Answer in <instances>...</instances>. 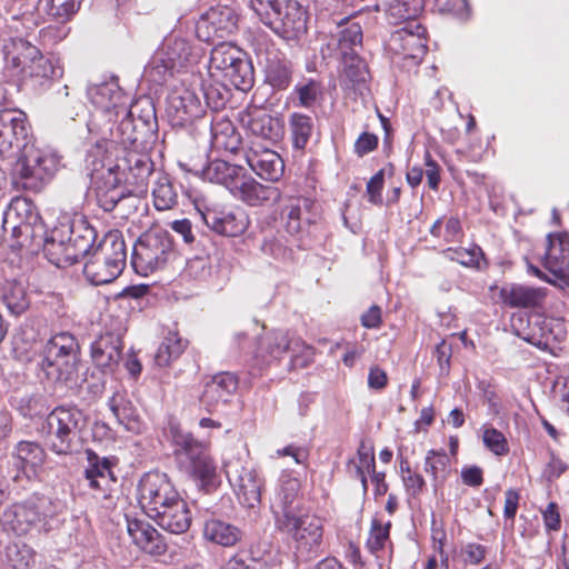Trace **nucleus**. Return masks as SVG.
Wrapping results in <instances>:
<instances>
[{
    "instance_id": "nucleus-1",
    "label": "nucleus",
    "mask_w": 569,
    "mask_h": 569,
    "mask_svg": "<svg viewBox=\"0 0 569 569\" xmlns=\"http://www.w3.org/2000/svg\"><path fill=\"white\" fill-rule=\"evenodd\" d=\"M2 229L16 241L12 246L36 250L42 248L48 260L64 268L90 253L96 230L83 217H63L49 232L32 203L12 200L3 213Z\"/></svg>"
},
{
    "instance_id": "nucleus-2",
    "label": "nucleus",
    "mask_w": 569,
    "mask_h": 569,
    "mask_svg": "<svg viewBox=\"0 0 569 569\" xmlns=\"http://www.w3.org/2000/svg\"><path fill=\"white\" fill-rule=\"evenodd\" d=\"M87 427V418L82 410L74 406H59L44 419L39 429L48 448L58 456H70L82 447V430Z\"/></svg>"
},
{
    "instance_id": "nucleus-3",
    "label": "nucleus",
    "mask_w": 569,
    "mask_h": 569,
    "mask_svg": "<svg viewBox=\"0 0 569 569\" xmlns=\"http://www.w3.org/2000/svg\"><path fill=\"white\" fill-rule=\"evenodd\" d=\"M202 56L201 47L191 44L186 38L170 34L153 53L144 69V76L156 84H163L174 73L197 64Z\"/></svg>"
},
{
    "instance_id": "nucleus-4",
    "label": "nucleus",
    "mask_w": 569,
    "mask_h": 569,
    "mask_svg": "<svg viewBox=\"0 0 569 569\" xmlns=\"http://www.w3.org/2000/svg\"><path fill=\"white\" fill-rule=\"evenodd\" d=\"M6 62L17 76L33 88L46 87L52 80L60 79L63 70L46 58L41 51L29 41L17 38L6 47Z\"/></svg>"
},
{
    "instance_id": "nucleus-5",
    "label": "nucleus",
    "mask_w": 569,
    "mask_h": 569,
    "mask_svg": "<svg viewBox=\"0 0 569 569\" xmlns=\"http://www.w3.org/2000/svg\"><path fill=\"white\" fill-rule=\"evenodd\" d=\"M170 432L179 468L198 481L201 490L210 492L217 487V470L204 443L176 426H171Z\"/></svg>"
},
{
    "instance_id": "nucleus-6",
    "label": "nucleus",
    "mask_w": 569,
    "mask_h": 569,
    "mask_svg": "<svg viewBox=\"0 0 569 569\" xmlns=\"http://www.w3.org/2000/svg\"><path fill=\"white\" fill-rule=\"evenodd\" d=\"M13 161L14 184L30 192H40L60 167L59 157L56 153L38 149L33 140Z\"/></svg>"
},
{
    "instance_id": "nucleus-7",
    "label": "nucleus",
    "mask_w": 569,
    "mask_h": 569,
    "mask_svg": "<svg viewBox=\"0 0 569 569\" xmlns=\"http://www.w3.org/2000/svg\"><path fill=\"white\" fill-rule=\"evenodd\" d=\"M126 261L127 248L122 236L118 231L109 232L84 263L83 274L94 286L106 284L121 274Z\"/></svg>"
},
{
    "instance_id": "nucleus-8",
    "label": "nucleus",
    "mask_w": 569,
    "mask_h": 569,
    "mask_svg": "<svg viewBox=\"0 0 569 569\" xmlns=\"http://www.w3.org/2000/svg\"><path fill=\"white\" fill-rule=\"evenodd\" d=\"M209 72L243 92L250 90L254 82L253 67L247 53L231 42H220L212 48Z\"/></svg>"
},
{
    "instance_id": "nucleus-9",
    "label": "nucleus",
    "mask_w": 569,
    "mask_h": 569,
    "mask_svg": "<svg viewBox=\"0 0 569 569\" xmlns=\"http://www.w3.org/2000/svg\"><path fill=\"white\" fill-rule=\"evenodd\" d=\"M113 153L98 158L102 172L119 174L127 186L134 188L137 194L147 192L148 181L153 172V162L148 153V144L142 148L120 150L112 158Z\"/></svg>"
},
{
    "instance_id": "nucleus-10",
    "label": "nucleus",
    "mask_w": 569,
    "mask_h": 569,
    "mask_svg": "<svg viewBox=\"0 0 569 569\" xmlns=\"http://www.w3.org/2000/svg\"><path fill=\"white\" fill-rule=\"evenodd\" d=\"M86 453L88 463L83 477L90 489L91 499L98 508L108 513L117 507L119 499L117 478L112 471L114 459L100 457L90 449Z\"/></svg>"
},
{
    "instance_id": "nucleus-11",
    "label": "nucleus",
    "mask_w": 569,
    "mask_h": 569,
    "mask_svg": "<svg viewBox=\"0 0 569 569\" xmlns=\"http://www.w3.org/2000/svg\"><path fill=\"white\" fill-rule=\"evenodd\" d=\"M172 254L170 234L161 228L143 232L133 246L132 264L137 272L148 274L164 267Z\"/></svg>"
},
{
    "instance_id": "nucleus-12",
    "label": "nucleus",
    "mask_w": 569,
    "mask_h": 569,
    "mask_svg": "<svg viewBox=\"0 0 569 569\" xmlns=\"http://www.w3.org/2000/svg\"><path fill=\"white\" fill-rule=\"evenodd\" d=\"M276 525L293 539L298 558L307 561L317 556L323 536V525L319 517L300 512L278 520Z\"/></svg>"
},
{
    "instance_id": "nucleus-13",
    "label": "nucleus",
    "mask_w": 569,
    "mask_h": 569,
    "mask_svg": "<svg viewBox=\"0 0 569 569\" xmlns=\"http://www.w3.org/2000/svg\"><path fill=\"white\" fill-rule=\"evenodd\" d=\"M108 151L104 142H96L89 150L87 161L92 164V180L97 184L96 196L98 206L107 212L112 211L116 206L129 194L136 193L134 188L128 189L120 183L123 181L119 174L102 172L101 163L98 162L100 154Z\"/></svg>"
},
{
    "instance_id": "nucleus-14",
    "label": "nucleus",
    "mask_w": 569,
    "mask_h": 569,
    "mask_svg": "<svg viewBox=\"0 0 569 569\" xmlns=\"http://www.w3.org/2000/svg\"><path fill=\"white\" fill-rule=\"evenodd\" d=\"M27 114L18 109H0V160L12 162L32 141Z\"/></svg>"
},
{
    "instance_id": "nucleus-15",
    "label": "nucleus",
    "mask_w": 569,
    "mask_h": 569,
    "mask_svg": "<svg viewBox=\"0 0 569 569\" xmlns=\"http://www.w3.org/2000/svg\"><path fill=\"white\" fill-rule=\"evenodd\" d=\"M147 114L139 117L138 120L133 118L132 106L126 110V113H120V122L116 128L110 129L111 139L98 141L104 142L108 148V151L100 154L99 158L113 153L114 144H119L121 150L142 148V146L148 144L146 134L148 131H151V120L154 119V110L149 101H147Z\"/></svg>"
},
{
    "instance_id": "nucleus-16",
    "label": "nucleus",
    "mask_w": 569,
    "mask_h": 569,
    "mask_svg": "<svg viewBox=\"0 0 569 569\" xmlns=\"http://www.w3.org/2000/svg\"><path fill=\"white\" fill-rule=\"evenodd\" d=\"M307 351L308 356L311 353V348L308 347L300 338L292 337L289 332L274 330L262 335L256 349L253 358L257 366H267L273 361H278L286 353L292 355L293 366L298 363V353Z\"/></svg>"
},
{
    "instance_id": "nucleus-17",
    "label": "nucleus",
    "mask_w": 569,
    "mask_h": 569,
    "mask_svg": "<svg viewBox=\"0 0 569 569\" xmlns=\"http://www.w3.org/2000/svg\"><path fill=\"white\" fill-rule=\"evenodd\" d=\"M307 12L297 0L281 3L262 22L286 41H298L307 33Z\"/></svg>"
},
{
    "instance_id": "nucleus-18",
    "label": "nucleus",
    "mask_w": 569,
    "mask_h": 569,
    "mask_svg": "<svg viewBox=\"0 0 569 569\" xmlns=\"http://www.w3.org/2000/svg\"><path fill=\"white\" fill-rule=\"evenodd\" d=\"M223 469L243 506L253 508L260 502L262 481L252 467L244 466L239 458H232L224 462Z\"/></svg>"
},
{
    "instance_id": "nucleus-19",
    "label": "nucleus",
    "mask_w": 569,
    "mask_h": 569,
    "mask_svg": "<svg viewBox=\"0 0 569 569\" xmlns=\"http://www.w3.org/2000/svg\"><path fill=\"white\" fill-rule=\"evenodd\" d=\"M389 48L405 60L410 59L415 64L420 63L427 52L426 28L418 21L406 23L392 32Z\"/></svg>"
},
{
    "instance_id": "nucleus-20",
    "label": "nucleus",
    "mask_w": 569,
    "mask_h": 569,
    "mask_svg": "<svg viewBox=\"0 0 569 569\" xmlns=\"http://www.w3.org/2000/svg\"><path fill=\"white\" fill-rule=\"evenodd\" d=\"M204 224L216 232L224 237H238L242 234L248 226L249 219L241 209H227L210 207L199 211Z\"/></svg>"
},
{
    "instance_id": "nucleus-21",
    "label": "nucleus",
    "mask_w": 569,
    "mask_h": 569,
    "mask_svg": "<svg viewBox=\"0 0 569 569\" xmlns=\"http://www.w3.org/2000/svg\"><path fill=\"white\" fill-rule=\"evenodd\" d=\"M567 336L561 318L532 315L528 319V332L522 339L540 349H551L555 343L565 340Z\"/></svg>"
},
{
    "instance_id": "nucleus-22",
    "label": "nucleus",
    "mask_w": 569,
    "mask_h": 569,
    "mask_svg": "<svg viewBox=\"0 0 569 569\" xmlns=\"http://www.w3.org/2000/svg\"><path fill=\"white\" fill-rule=\"evenodd\" d=\"M88 97L106 114H113L114 121L119 119L120 113H126V110L131 107L130 97L121 90L114 80L90 86Z\"/></svg>"
},
{
    "instance_id": "nucleus-23",
    "label": "nucleus",
    "mask_w": 569,
    "mask_h": 569,
    "mask_svg": "<svg viewBox=\"0 0 569 569\" xmlns=\"http://www.w3.org/2000/svg\"><path fill=\"white\" fill-rule=\"evenodd\" d=\"M203 112L200 98L187 88L174 89L167 99V113L177 126H184Z\"/></svg>"
},
{
    "instance_id": "nucleus-24",
    "label": "nucleus",
    "mask_w": 569,
    "mask_h": 569,
    "mask_svg": "<svg viewBox=\"0 0 569 569\" xmlns=\"http://www.w3.org/2000/svg\"><path fill=\"white\" fill-rule=\"evenodd\" d=\"M246 161L251 170L264 180L277 181L283 173V160L268 147L253 143L246 152Z\"/></svg>"
},
{
    "instance_id": "nucleus-25",
    "label": "nucleus",
    "mask_w": 569,
    "mask_h": 569,
    "mask_svg": "<svg viewBox=\"0 0 569 569\" xmlns=\"http://www.w3.org/2000/svg\"><path fill=\"white\" fill-rule=\"evenodd\" d=\"M237 388L238 380L232 373H218L206 382L200 397V403L207 411L213 412L229 401Z\"/></svg>"
},
{
    "instance_id": "nucleus-26",
    "label": "nucleus",
    "mask_w": 569,
    "mask_h": 569,
    "mask_svg": "<svg viewBox=\"0 0 569 569\" xmlns=\"http://www.w3.org/2000/svg\"><path fill=\"white\" fill-rule=\"evenodd\" d=\"M173 487L169 477L163 472L144 473L138 483V502L142 510L148 513Z\"/></svg>"
},
{
    "instance_id": "nucleus-27",
    "label": "nucleus",
    "mask_w": 569,
    "mask_h": 569,
    "mask_svg": "<svg viewBox=\"0 0 569 569\" xmlns=\"http://www.w3.org/2000/svg\"><path fill=\"white\" fill-rule=\"evenodd\" d=\"M543 266L556 278L569 279V236L567 233L548 234Z\"/></svg>"
},
{
    "instance_id": "nucleus-28",
    "label": "nucleus",
    "mask_w": 569,
    "mask_h": 569,
    "mask_svg": "<svg viewBox=\"0 0 569 569\" xmlns=\"http://www.w3.org/2000/svg\"><path fill=\"white\" fill-rule=\"evenodd\" d=\"M300 481L289 475L280 478V488L272 505L276 523L301 512L300 510Z\"/></svg>"
},
{
    "instance_id": "nucleus-29",
    "label": "nucleus",
    "mask_w": 569,
    "mask_h": 569,
    "mask_svg": "<svg viewBox=\"0 0 569 569\" xmlns=\"http://www.w3.org/2000/svg\"><path fill=\"white\" fill-rule=\"evenodd\" d=\"M188 170L201 176L203 180L222 184L232 191L236 183L240 180L242 168L230 164L224 160L216 159L207 164L193 163Z\"/></svg>"
},
{
    "instance_id": "nucleus-30",
    "label": "nucleus",
    "mask_w": 569,
    "mask_h": 569,
    "mask_svg": "<svg viewBox=\"0 0 569 569\" xmlns=\"http://www.w3.org/2000/svg\"><path fill=\"white\" fill-rule=\"evenodd\" d=\"M247 131L264 141L276 143L283 134V126L278 118L261 110H252L241 118Z\"/></svg>"
},
{
    "instance_id": "nucleus-31",
    "label": "nucleus",
    "mask_w": 569,
    "mask_h": 569,
    "mask_svg": "<svg viewBox=\"0 0 569 569\" xmlns=\"http://www.w3.org/2000/svg\"><path fill=\"white\" fill-rule=\"evenodd\" d=\"M127 530L132 541L143 551L150 555H163L167 545L161 533L150 523L139 520L126 518Z\"/></svg>"
},
{
    "instance_id": "nucleus-32",
    "label": "nucleus",
    "mask_w": 569,
    "mask_h": 569,
    "mask_svg": "<svg viewBox=\"0 0 569 569\" xmlns=\"http://www.w3.org/2000/svg\"><path fill=\"white\" fill-rule=\"evenodd\" d=\"M501 301L510 308H537L546 297V288H537L518 283H509L500 289Z\"/></svg>"
},
{
    "instance_id": "nucleus-33",
    "label": "nucleus",
    "mask_w": 569,
    "mask_h": 569,
    "mask_svg": "<svg viewBox=\"0 0 569 569\" xmlns=\"http://www.w3.org/2000/svg\"><path fill=\"white\" fill-rule=\"evenodd\" d=\"M122 339L114 333L100 336L91 345V358L103 371H113L120 361Z\"/></svg>"
},
{
    "instance_id": "nucleus-34",
    "label": "nucleus",
    "mask_w": 569,
    "mask_h": 569,
    "mask_svg": "<svg viewBox=\"0 0 569 569\" xmlns=\"http://www.w3.org/2000/svg\"><path fill=\"white\" fill-rule=\"evenodd\" d=\"M231 192L249 206H262L280 198L278 188L264 186L252 178L244 179L241 176Z\"/></svg>"
},
{
    "instance_id": "nucleus-35",
    "label": "nucleus",
    "mask_w": 569,
    "mask_h": 569,
    "mask_svg": "<svg viewBox=\"0 0 569 569\" xmlns=\"http://www.w3.org/2000/svg\"><path fill=\"white\" fill-rule=\"evenodd\" d=\"M79 361L80 357L57 356V358H50L41 356L40 366L48 380L67 385L76 380Z\"/></svg>"
},
{
    "instance_id": "nucleus-36",
    "label": "nucleus",
    "mask_w": 569,
    "mask_h": 569,
    "mask_svg": "<svg viewBox=\"0 0 569 569\" xmlns=\"http://www.w3.org/2000/svg\"><path fill=\"white\" fill-rule=\"evenodd\" d=\"M108 406L116 417L119 425L132 433H140L143 429V422L126 392L116 391L108 401Z\"/></svg>"
},
{
    "instance_id": "nucleus-37",
    "label": "nucleus",
    "mask_w": 569,
    "mask_h": 569,
    "mask_svg": "<svg viewBox=\"0 0 569 569\" xmlns=\"http://www.w3.org/2000/svg\"><path fill=\"white\" fill-rule=\"evenodd\" d=\"M163 530L180 535L184 533L191 526L192 517L184 500L163 509L161 515L152 518Z\"/></svg>"
},
{
    "instance_id": "nucleus-38",
    "label": "nucleus",
    "mask_w": 569,
    "mask_h": 569,
    "mask_svg": "<svg viewBox=\"0 0 569 569\" xmlns=\"http://www.w3.org/2000/svg\"><path fill=\"white\" fill-rule=\"evenodd\" d=\"M203 537L214 545L228 548L236 546L241 540L242 532L230 522L210 518L203 525Z\"/></svg>"
},
{
    "instance_id": "nucleus-39",
    "label": "nucleus",
    "mask_w": 569,
    "mask_h": 569,
    "mask_svg": "<svg viewBox=\"0 0 569 569\" xmlns=\"http://www.w3.org/2000/svg\"><path fill=\"white\" fill-rule=\"evenodd\" d=\"M14 458L17 468L21 469L27 478H32L37 476L38 470L42 467L46 452L37 442L20 441L16 447Z\"/></svg>"
},
{
    "instance_id": "nucleus-40",
    "label": "nucleus",
    "mask_w": 569,
    "mask_h": 569,
    "mask_svg": "<svg viewBox=\"0 0 569 569\" xmlns=\"http://www.w3.org/2000/svg\"><path fill=\"white\" fill-rule=\"evenodd\" d=\"M333 47L341 59L346 56L358 54V49L362 48V29L359 23H349L331 37L328 44Z\"/></svg>"
},
{
    "instance_id": "nucleus-41",
    "label": "nucleus",
    "mask_w": 569,
    "mask_h": 569,
    "mask_svg": "<svg viewBox=\"0 0 569 569\" xmlns=\"http://www.w3.org/2000/svg\"><path fill=\"white\" fill-rule=\"evenodd\" d=\"M211 142L216 149L236 153L241 146V137L228 119L214 121L211 126Z\"/></svg>"
},
{
    "instance_id": "nucleus-42",
    "label": "nucleus",
    "mask_w": 569,
    "mask_h": 569,
    "mask_svg": "<svg viewBox=\"0 0 569 569\" xmlns=\"http://www.w3.org/2000/svg\"><path fill=\"white\" fill-rule=\"evenodd\" d=\"M292 78V64L286 58H268L264 67V81L274 90H284Z\"/></svg>"
},
{
    "instance_id": "nucleus-43",
    "label": "nucleus",
    "mask_w": 569,
    "mask_h": 569,
    "mask_svg": "<svg viewBox=\"0 0 569 569\" xmlns=\"http://www.w3.org/2000/svg\"><path fill=\"white\" fill-rule=\"evenodd\" d=\"M423 470L431 477L435 490H438L451 472L448 455L443 450H429L425 458Z\"/></svg>"
},
{
    "instance_id": "nucleus-44",
    "label": "nucleus",
    "mask_w": 569,
    "mask_h": 569,
    "mask_svg": "<svg viewBox=\"0 0 569 569\" xmlns=\"http://www.w3.org/2000/svg\"><path fill=\"white\" fill-rule=\"evenodd\" d=\"M423 0H392L387 9L390 23H408L418 21L417 18L423 10Z\"/></svg>"
},
{
    "instance_id": "nucleus-45",
    "label": "nucleus",
    "mask_w": 569,
    "mask_h": 569,
    "mask_svg": "<svg viewBox=\"0 0 569 569\" xmlns=\"http://www.w3.org/2000/svg\"><path fill=\"white\" fill-rule=\"evenodd\" d=\"M41 356L50 358H57V356L80 357V347L73 335L59 332L47 340Z\"/></svg>"
},
{
    "instance_id": "nucleus-46",
    "label": "nucleus",
    "mask_w": 569,
    "mask_h": 569,
    "mask_svg": "<svg viewBox=\"0 0 569 569\" xmlns=\"http://www.w3.org/2000/svg\"><path fill=\"white\" fill-rule=\"evenodd\" d=\"M1 299L13 315L23 313L30 305L26 288L18 281H7L2 287Z\"/></svg>"
},
{
    "instance_id": "nucleus-47",
    "label": "nucleus",
    "mask_w": 569,
    "mask_h": 569,
    "mask_svg": "<svg viewBox=\"0 0 569 569\" xmlns=\"http://www.w3.org/2000/svg\"><path fill=\"white\" fill-rule=\"evenodd\" d=\"M40 519L37 515L36 508H33V503L31 498L27 499L24 502L16 505L13 508V518L11 520V526L13 531L21 536L28 533L33 527L40 526Z\"/></svg>"
},
{
    "instance_id": "nucleus-48",
    "label": "nucleus",
    "mask_w": 569,
    "mask_h": 569,
    "mask_svg": "<svg viewBox=\"0 0 569 569\" xmlns=\"http://www.w3.org/2000/svg\"><path fill=\"white\" fill-rule=\"evenodd\" d=\"M341 60L343 64L341 81L347 88L356 89L367 81L369 77L367 64L359 54L346 56Z\"/></svg>"
},
{
    "instance_id": "nucleus-49",
    "label": "nucleus",
    "mask_w": 569,
    "mask_h": 569,
    "mask_svg": "<svg viewBox=\"0 0 569 569\" xmlns=\"http://www.w3.org/2000/svg\"><path fill=\"white\" fill-rule=\"evenodd\" d=\"M310 201L307 198H292L283 208V216L286 218V229L289 233H298L302 229L303 221H309L306 217Z\"/></svg>"
},
{
    "instance_id": "nucleus-50",
    "label": "nucleus",
    "mask_w": 569,
    "mask_h": 569,
    "mask_svg": "<svg viewBox=\"0 0 569 569\" xmlns=\"http://www.w3.org/2000/svg\"><path fill=\"white\" fill-rule=\"evenodd\" d=\"M289 127L293 147L303 150L315 130L312 118L300 112H293L289 118Z\"/></svg>"
},
{
    "instance_id": "nucleus-51",
    "label": "nucleus",
    "mask_w": 569,
    "mask_h": 569,
    "mask_svg": "<svg viewBox=\"0 0 569 569\" xmlns=\"http://www.w3.org/2000/svg\"><path fill=\"white\" fill-rule=\"evenodd\" d=\"M186 342L176 332H169L160 343L156 355L154 362L159 367H167L172 360L177 359L184 350Z\"/></svg>"
},
{
    "instance_id": "nucleus-52",
    "label": "nucleus",
    "mask_w": 569,
    "mask_h": 569,
    "mask_svg": "<svg viewBox=\"0 0 569 569\" xmlns=\"http://www.w3.org/2000/svg\"><path fill=\"white\" fill-rule=\"evenodd\" d=\"M80 2L81 0H39L38 10L64 22L78 11Z\"/></svg>"
},
{
    "instance_id": "nucleus-53",
    "label": "nucleus",
    "mask_w": 569,
    "mask_h": 569,
    "mask_svg": "<svg viewBox=\"0 0 569 569\" xmlns=\"http://www.w3.org/2000/svg\"><path fill=\"white\" fill-rule=\"evenodd\" d=\"M6 558L12 569H30L36 562L34 551L21 541L8 545Z\"/></svg>"
},
{
    "instance_id": "nucleus-54",
    "label": "nucleus",
    "mask_w": 569,
    "mask_h": 569,
    "mask_svg": "<svg viewBox=\"0 0 569 569\" xmlns=\"http://www.w3.org/2000/svg\"><path fill=\"white\" fill-rule=\"evenodd\" d=\"M30 498L41 525H46L48 519H52L66 510V502L61 499L40 495H33Z\"/></svg>"
},
{
    "instance_id": "nucleus-55",
    "label": "nucleus",
    "mask_w": 569,
    "mask_h": 569,
    "mask_svg": "<svg viewBox=\"0 0 569 569\" xmlns=\"http://www.w3.org/2000/svg\"><path fill=\"white\" fill-rule=\"evenodd\" d=\"M153 203L157 210L164 211L171 209L177 203V192L173 189L167 176H161L156 182L152 191Z\"/></svg>"
},
{
    "instance_id": "nucleus-56",
    "label": "nucleus",
    "mask_w": 569,
    "mask_h": 569,
    "mask_svg": "<svg viewBox=\"0 0 569 569\" xmlns=\"http://www.w3.org/2000/svg\"><path fill=\"white\" fill-rule=\"evenodd\" d=\"M210 20L218 32V38H223L237 30V17L233 14L231 9L223 8H211L207 11Z\"/></svg>"
},
{
    "instance_id": "nucleus-57",
    "label": "nucleus",
    "mask_w": 569,
    "mask_h": 569,
    "mask_svg": "<svg viewBox=\"0 0 569 569\" xmlns=\"http://www.w3.org/2000/svg\"><path fill=\"white\" fill-rule=\"evenodd\" d=\"M442 253L447 259L457 261L465 267L478 266L482 257V251L477 246L472 248H448Z\"/></svg>"
},
{
    "instance_id": "nucleus-58",
    "label": "nucleus",
    "mask_w": 569,
    "mask_h": 569,
    "mask_svg": "<svg viewBox=\"0 0 569 569\" xmlns=\"http://www.w3.org/2000/svg\"><path fill=\"white\" fill-rule=\"evenodd\" d=\"M430 232L435 237H442L447 242H455L460 239L462 229L459 219L450 217L446 220L445 228L442 219H438L432 224Z\"/></svg>"
},
{
    "instance_id": "nucleus-59",
    "label": "nucleus",
    "mask_w": 569,
    "mask_h": 569,
    "mask_svg": "<svg viewBox=\"0 0 569 569\" xmlns=\"http://www.w3.org/2000/svg\"><path fill=\"white\" fill-rule=\"evenodd\" d=\"M295 93L299 99V106L303 108H311L316 104L322 94L321 86L315 80L299 82L295 87Z\"/></svg>"
},
{
    "instance_id": "nucleus-60",
    "label": "nucleus",
    "mask_w": 569,
    "mask_h": 569,
    "mask_svg": "<svg viewBox=\"0 0 569 569\" xmlns=\"http://www.w3.org/2000/svg\"><path fill=\"white\" fill-rule=\"evenodd\" d=\"M482 441L486 448L496 456H505L509 452V445L505 435L493 427H483Z\"/></svg>"
},
{
    "instance_id": "nucleus-61",
    "label": "nucleus",
    "mask_w": 569,
    "mask_h": 569,
    "mask_svg": "<svg viewBox=\"0 0 569 569\" xmlns=\"http://www.w3.org/2000/svg\"><path fill=\"white\" fill-rule=\"evenodd\" d=\"M390 521L382 523L378 519L371 521V528L367 540V547L371 552L381 550L389 539Z\"/></svg>"
},
{
    "instance_id": "nucleus-62",
    "label": "nucleus",
    "mask_w": 569,
    "mask_h": 569,
    "mask_svg": "<svg viewBox=\"0 0 569 569\" xmlns=\"http://www.w3.org/2000/svg\"><path fill=\"white\" fill-rule=\"evenodd\" d=\"M385 183L383 170L376 172L367 183V194L369 202L373 204H382V188Z\"/></svg>"
},
{
    "instance_id": "nucleus-63",
    "label": "nucleus",
    "mask_w": 569,
    "mask_h": 569,
    "mask_svg": "<svg viewBox=\"0 0 569 569\" xmlns=\"http://www.w3.org/2000/svg\"><path fill=\"white\" fill-rule=\"evenodd\" d=\"M210 22L211 20L207 12L197 21L194 32L200 41L210 42L218 38V32Z\"/></svg>"
},
{
    "instance_id": "nucleus-64",
    "label": "nucleus",
    "mask_w": 569,
    "mask_h": 569,
    "mask_svg": "<svg viewBox=\"0 0 569 569\" xmlns=\"http://www.w3.org/2000/svg\"><path fill=\"white\" fill-rule=\"evenodd\" d=\"M260 250L264 256L277 260L284 258L287 253L286 247L274 236L264 237Z\"/></svg>"
}]
</instances>
